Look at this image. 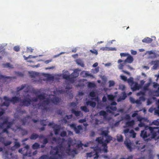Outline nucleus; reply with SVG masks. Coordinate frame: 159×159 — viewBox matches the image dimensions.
Segmentation results:
<instances>
[{
    "instance_id": "obj_1",
    "label": "nucleus",
    "mask_w": 159,
    "mask_h": 159,
    "mask_svg": "<svg viewBox=\"0 0 159 159\" xmlns=\"http://www.w3.org/2000/svg\"><path fill=\"white\" fill-rule=\"evenodd\" d=\"M50 101L54 105H57L61 102V99L56 96H55L50 99L47 98L42 102L38 104V107L43 111H47L49 109V108L47 106L49 104Z\"/></svg>"
},
{
    "instance_id": "obj_2",
    "label": "nucleus",
    "mask_w": 159,
    "mask_h": 159,
    "mask_svg": "<svg viewBox=\"0 0 159 159\" xmlns=\"http://www.w3.org/2000/svg\"><path fill=\"white\" fill-rule=\"evenodd\" d=\"M153 127L146 125L144 129L141 131V137L147 141L154 138L156 137V133L153 132Z\"/></svg>"
},
{
    "instance_id": "obj_3",
    "label": "nucleus",
    "mask_w": 159,
    "mask_h": 159,
    "mask_svg": "<svg viewBox=\"0 0 159 159\" xmlns=\"http://www.w3.org/2000/svg\"><path fill=\"white\" fill-rule=\"evenodd\" d=\"M59 151L57 147H51V150L50 152V154L51 156L49 157L46 155L41 156L39 159H58L61 158V155L59 154Z\"/></svg>"
},
{
    "instance_id": "obj_4",
    "label": "nucleus",
    "mask_w": 159,
    "mask_h": 159,
    "mask_svg": "<svg viewBox=\"0 0 159 159\" xmlns=\"http://www.w3.org/2000/svg\"><path fill=\"white\" fill-rule=\"evenodd\" d=\"M79 70L77 69L75 70L70 75H67L63 74V78L64 79L69 81L71 83H73L75 81V79L79 75Z\"/></svg>"
},
{
    "instance_id": "obj_5",
    "label": "nucleus",
    "mask_w": 159,
    "mask_h": 159,
    "mask_svg": "<svg viewBox=\"0 0 159 159\" xmlns=\"http://www.w3.org/2000/svg\"><path fill=\"white\" fill-rule=\"evenodd\" d=\"M134 61L133 57L130 55L129 54L127 56V58L124 61V62L122 63H120L119 66L118 68L119 69L122 70L123 68V67L125 66H127L129 69L132 70L133 68L132 67H131L129 65H127V63H132Z\"/></svg>"
},
{
    "instance_id": "obj_6",
    "label": "nucleus",
    "mask_w": 159,
    "mask_h": 159,
    "mask_svg": "<svg viewBox=\"0 0 159 159\" xmlns=\"http://www.w3.org/2000/svg\"><path fill=\"white\" fill-rule=\"evenodd\" d=\"M96 141L97 142L98 144H102V146L103 147V150L104 152L107 153L108 152V147L107 144L109 143L106 142L105 141H103V138L101 137H98L96 139Z\"/></svg>"
},
{
    "instance_id": "obj_7",
    "label": "nucleus",
    "mask_w": 159,
    "mask_h": 159,
    "mask_svg": "<svg viewBox=\"0 0 159 159\" xmlns=\"http://www.w3.org/2000/svg\"><path fill=\"white\" fill-rule=\"evenodd\" d=\"M101 149L98 147H95L94 148V151L91 152L87 153V157H90L93 156L95 155L96 156L94 157V159H97L99 157L98 154L100 152Z\"/></svg>"
},
{
    "instance_id": "obj_8",
    "label": "nucleus",
    "mask_w": 159,
    "mask_h": 159,
    "mask_svg": "<svg viewBox=\"0 0 159 159\" xmlns=\"http://www.w3.org/2000/svg\"><path fill=\"white\" fill-rule=\"evenodd\" d=\"M100 134L102 136L103 139V137H105V139L104 141L106 142L110 143V142L112 140L113 138L110 135L108 134L109 132L107 130H101Z\"/></svg>"
},
{
    "instance_id": "obj_9",
    "label": "nucleus",
    "mask_w": 159,
    "mask_h": 159,
    "mask_svg": "<svg viewBox=\"0 0 159 159\" xmlns=\"http://www.w3.org/2000/svg\"><path fill=\"white\" fill-rule=\"evenodd\" d=\"M20 106H22L28 107L31 103V100L30 98H25L21 100H20Z\"/></svg>"
},
{
    "instance_id": "obj_10",
    "label": "nucleus",
    "mask_w": 159,
    "mask_h": 159,
    "mask_svg": "<svg viewBox=\"0 0 159 159\" xmlns=\"http://www.w3.org/2000/svg\"><path fill=\"white\" fill-rule=\"evenodd\" d=\"M70 126L71 128L73 129L75 133L77 134H80V131L82 130V127L81 125H79L76 127L75 124H72L70 125Z\"/></svg>"
},
{
    "instance_id": "obj_11",
    "label": "nucleus",
    "mask_w": 159,
    "mask_h": 159,
    "mask_svg": "<svg viewBox=\"0 0 159 159\" xmlns=\"http://www.w3.org/2000/svg\"><path fill=\"white\" fill-rule=\"evenodd\" d=\"M29 146L27 145H26L23 149V151H25L26 152L25 154H23L24 156H31V150L29 149Z\"/></svg>"
},
{
    "instance_id": "obj_12",
    "label": "nucleus",
    "mask_w": 159,
    "mask_h": 159,
    "mask_svg": "<svg viewBox=\"0 0 159 159\" xmlns=\"http://www.w3.org/2000/svg\"><path fill=\"white\" fill-rule=\"evenodd\" d=\"M52 128L53 129L55 134L56 135H58L61 129L60 126L57 124H55L52 126Z\"/></svg>"
},
{
    "instance_id": "obj_13",
    "label": "nucleus",
    "mask_w": 159,
    "mask_h": 159,
    "mask_svg": "<svg viewBox=\"0 0 159 159\" xmlns=\"http://www.w3.org/2000/svg\"><path fill=\"white\" fill-rule=\"evenodd\" d=\"M57 147L58 149V150L59 151V154L61 155V157H62V155H63L64 153V151L63 150V149L64 148V147L63 146V145L62 143H61L60 144H59L58 146Z\"/></svg>"
},
{
    "instance_id": "obj_14",
    "label": "nucleus",
    "mask_w": 159,
    "mask_h": 159,
    "mask_svg": "<svg viewBox=\"0 0 159 159\" xmlns=\"http://www.w3.org/2000/svg\"><path fill=\"white\" fill-rule=\"evenodd\" d=\"M20 98L17 97L16 96L12 97L11 99H10V102H12L13 104L17 103L18 102L20 101Z\"/></svg>"
},
{
    "instance_id": "obj_15",
    "label": "nucleus",
    "mask_w": 159,
    "mask_h": 159,
    "mask_svg": "<svg viewBox=\"0 0 159 159\" xmlns=\"http://www.w3.org/2000/svg\"><path fill=\"white\" fill-rule=\"evenodd\" d=\"M123 95L122 96H120L117 99V101L120 102L123 100H125L127 97V95L125 92H123L122 93Z\"/></svg>"
},
{
    "instance_id": "obj_16",
    "label": "nucleus",
    "mask_w": 159,
    "mask_h": 159,
    "mask_svg": "<svg viewBox=\"0 0 159 159\" xmlns=\"http://www.w3.org/2000/svg\"><path fill=\"white\" fill-rule=\"evenodd\" d=\"M31 116L29 115L25 117L24 118L21 120V121L22 122V125H25L27 122V120L28 119H31Z\"/></svg>"
},
{
    "instance_id": "obj_17",
    "label": "nucleus",
    "mask_w": 159,
    "mask_h": 159,
    "mask_svg": "<svg viewBox=\"0 0 159 159\" xmlns=\"http://www.w3.org/2000/svg\"><path fill=\"white\" fill-rule=\"evenodd\" d=\"M152 39L151 38L148 37H147L143 39L142 40V41L143 43H151L152 42Z\"/></svg>"
},
{
    "instance_id": "obj_18",
    "label": "nucleus",
    "mask_w": 159,
    "mask_h": 159,
    "mask_svg": "<svg viewBox=\"0 0 159 159\" xmlns=\"http://www.w3.org/2000/svg\"><path fill=\"white\" fill-rule=\"evenodd\" d=\"M86 104L87 105H90L91 107H94L96 106V103L95 102H93L91 101H89L86 102Z\"/></svg>"
},
{
    "instance_id": "obj_19",
    "label": "nucleus",
    "mask_w": 159,
    "mask_h": 159,
    "mask_svg": "<svg viewBox=\"0 0 159 159\" xmlns=\"http://www.w3.org/2000/svg\"><path fill=\"white\" fill-rule=\"evenodd\" d=\"M9 122L8 121V119L7 118L5 119L3 121L2 123L0 124V129H3L4 128V126L5 125H7L8 122Z\"/></svg>"
},
{
    "instance_id": "obj_20",
    "label": "nucleus",
    "mask_w": 159,
    "mask_h": 159,
    "mask_svg": "<svg viewBox=\"0 0 159 159\" xmlns=\"http://www.w3.org/2000/svg\"><path fill=\"white\" fill-rule=\"evenodd\" d=\"M140 88V86L137 83H136L133 87L132 88V89L133 91L139 90Z\"/></svg>"
},
{
    "instance_id": "obj_21",
    "label": "nucleus",
    "mask_w": 159,
    "mask_h": 159,
    "mask_svg": "<svg viewBox=\"0 0 159 159\" xmlns=\"http://www.w3.org/2000/svg\"><path fill=\"white\" fill-rule=\"evenodd\" d=\"M71 112L74 114L75 116H80L81 112L80 111H76L74 109H72L71 110Z\"/></svg>"
},
{
    "instance_id": "obj_22",
    "label": "nucleus",
    "mask_w": 159,
    "mask_h": 159,
    "mask_svg": "<svg viewBox=\"0 0 159 159\" xmlns=\"http://www.w3.org/2000/svg\"><path fill=\"white\" fill-rule=\"evenodd\" d=\"M2 66L4 68H8L11 69L14 68L13 65H11L9 63L3 64Z\"/></svg>"
},
{
    "instance_id": "obj_23",
    "label": "nucleus",
    "mask_w": 159,
    "mask_h": 159,
    "mask_svg": "<svg viewBox=\"0 0 159 159\" xmlns=\"http://www.w3.org/2000/svg\"><path fill=\"white\" fill-rule=\"evenodd\" d=\"M39 137V135L35 134L33 133L30 135V139L31 140H35Z\"/></svg>"
},
{
    "instance_id": "obj_24",
    "label": "nucleus",
    "mask_w": 159,
    "mask_h": 159,
    "mask_svg": "<svg viewBox=\"0 0 159 159\" xmlns=\"http://www.w3.org/2000/svg\"><path fill=\"white\" fill-rule=\"evenodd\" d=\"M125 144L127 148L130 151H131L132 149V148L131 146V143L130 142H129L128 141H125Z\"/></svg>"
},
{
    "instance_id": "obj_25",
    "label": "nucleus",
    "mask_w": 159,
    "mask_h": 159,
    "mask_svg": "<svg viewBox=\"0 0 159 159\" xmlns=\"http://www.w3.org/2000/svg\"><path fill=\"white\" fill-rule=\"evenodd\" d=\"M76 63L81 66L82 67H84V64L82 61L79 59H77L76 60Z\"/></svg>"
},
{
    "instance_id": "obj_26",
    "label": "nucleus",
    "mask_w": 159,
    "mask_h": 159,
    "mask_svg": "<svg viewBox=\"0 0 159 159\" xmlns=\"http://www.w3.org/2000/svg\"><path fill=\"white\" fill-rule=\"evenodd\" d=\"M100 50H102L103 51L104 50H116V48H108V47H102L100 48Z\"/></svg>"
},
{
    "instance_id": "obj_27",
    "label": "nucleus",
    "mask_w": 159,
    "mask_h": 159,
    "mask_svg": "<svg viewBox=\"0 0 159 159\" xmlns=\"http://www.w3.org/2000/svg\"><path fill=\"white\" fill-rule=\"evenodd\" d=\"M99 115L100 116H103L104 118H106L107 116V114L106 112L103 110L99 112Z\"/></svg>"
},
{
    "instance_id": "obj_28",
    "label": "nucleus",
    "mask_w": 159,
    "mask_h": 159,
    "mask_svg": "<svg viewBox=\"0 0 159 159\" xmlns=\"http://www.w3.org/2000/svg\"><path fill=\"white\" fill-rule=\"evenodd\" d=\"M81 109L84 111L85 112L87 113L89 111V110L86 106H83L80 107Z\"/></svg>"
},
{
    "instance_id": "obj_29",
    "label": "nucleus",
    "mask_w": 159,
    "mask_h": 159,
    "mask_svg": "<svg viewBox=\"0 0 159 159\" xmlns=\"http://www.w3.org/2000/svg\"><path fill=\"white\" fill-rule=\"evenodd\" d=\"M57 92L60 94H63L64 93H66L67 94H69V91L68 90H66L65 91L62 89L57 90Z\"/></svg>"
},
{
    "instance_id": "obj_30",
    "label": "nucleus",
    "mask_w": 159,
    "mask_h": 159,
    "mask_svg": "<svg viewBox=\"0 0 159 159\" xmlns=\"http://www.w3.org/2000/svg\"><path fill=\"white\" fill-rule=\"evenodd\" d=\"M134 120L128 122L126 123V125L128 126H132L134 125Z\"/></svg>"
},
{
    "instance_id": "obj_31",
    "label": "nucleus",
    "mask_w": 159,
    "mask_h": 159,
    "mask_svg": "<svg viewBox=\"0 0 159 159\" xmlns=\"http://www.w3.org/2000/svg\"><path fill=\"white\" fill-rule=\"evenodd\" d=\"M37 97L40 101L45 99V97L44 94H41L39 95Z\"/></svg>"
},
{
    "instance_id": "obj_32",
    "label": "nucleus",
    "mask_w": 159,
    "mask_h": 159,
    "mask_svg": "<svg viewBox=\"0 0 159 159\" xmlns=\"http://www.w3.org/2000/svg\"><path fill=\"white\" fill-rule=\"evenodd\" d=\"M26 86V84H22L21 85V87H17L16 88V90L17 92H19L20 90L23 89Z\"/></svg>"
},
{
    "instance_id": "obj_33",
    "label": "nucleus",
    "mask_w": 159,
    "mask_h": 159,
    "mask_svg": "<svg viewBox=\"0 0 159 159\" xmlns=\"http://www.w3.org/2000/svg\"><path fill=\"white\" fill-rule=\"evenodd\" d=\"M95 84L91 82H88V86L89 88H94L95 87Z\"/></svg>"
},
{
    "instance_id": "obj_34",
    "label": "nucleus",
    "mask_w": 159,
    "mask_h": 159,
    "mask_svg": "<svg viewBox=\"0 0 159 159\" xmlns=\"http://www.w3.org/2000/svg\"><path fill=\"white\" fill-rule=\"evenodd\" d=\"M29 73L30 76L32 78H35L36 76L38 75V73L34 72H29Z\"/></svg>"
},
{
    "instance_id": "obj_35",
    "label": "nucleus",
    "mask_w": 159,
    "mask_h": 159,
    "mask_svg": "<svg viewBox=\"0 0 159 159\" xmlns=\"http://www.w3.org/2000/svg\"><path fill=\"white\" fill-rule=\"evenodd\" d=\"M153 132L156 133V136L157 134H159V127H153Z\"/></svg>"
},
{
    "instance_id": "obj_36",
    "label": "nucleus",
    "mask_w": 159,
    "mask_h": 159,
    "mask_svg": "<svg viewBox=\"0 0 159 159\" xmlns=\"http://www.w3.org/2000/svg\"><path fill=\"white\" fill-rule=\"evenodd\" d=\"M159 66V64L158 63V61H157L155 62V63L154 64V65L152 67V68L153 69L156 70L157 69L158 67Z\"/></svg>"
},
{
    "instance_id": "obj_37",
    "label": "nucleus",
    "mask_w": 159,
    "mask_h": 159,
    "mask_svg": "<svg viewBox=\"0 0 159 159\" xmlns=\"http://www.w3.org/2000/svg\"><path fill=\"white\" fill-rule=\"evenodd\" d=\"M40 145L37 143H35L32 146L33 149H37L39 147Z\"/></svg>"
},
{
    "instance_id": "obj_38",
    "label": "nucleus",
    "mask_w": 159,
    "mask_h": 159,
    "mask_svg": "<svg viewBox=\"0 0 159 159\" xmlns=\"http://www.w3.org/2000/svg\"><path fill=\"white\" fill-rule=\"evenodd\" d=\"M107 109L109 108L113 111H116L117 110V108L116 107H112L108 106L106 107Z\"/></svg>"
},
{
    "instance_id": "obj_39",
    "label": "nucleus",
    "mask_w": 159,
    "mask_h": 159,
    "mask_svg": "<svg viewBox=\"0 0 159 159\" xmlns=\"http://www.w3.org/2000/svg\"><path fill=\"white\" fill-rule=\"evenodd\" d=\"M70 148H67L66 150V152L69 155H71Z\"/></svg>"
},
{
    "instance_id": "obj_40",
    "label": "nucleus",
    "mask_w": 159,
    "mask_h": 159,
    "mask_svg": "<svg viewBox=\"0 0 159 159\" xmlns=\"http://www.w3.org/2000/svg\"><path fill=\"white\" fill-rule=\"evenodd\" d=\"M109 87H111L112 86H114L115 84V83L114 81L113 80H110L109 81Z\"/></svg>"
},
{
    "instance_id": "obj_41",
    "label": "nucleus",
    "mask_w": 159,
    "mask_h": 159,
    "mask_svg": "<svg viewBox=\"0 0 159 159\" xmlns=\"http://www.w3.org/2000/svg\"><path fill=\"white\" fill-rule=\"evenodd\" d=\"M89 95L91 97L94 98L96 96V94L94 91H92L89 93Z\"/></svg>"
},
{
    "instance_id": "obj_42",
    "label": "nucleus",
    "mask_w": 159,
    "mask_h": 159,
    "mask_svg": "<svg viewBox=\"0 0 159 159\" xmlns=\"http://www.w3.org/2000/svg\"><path fill=\"white\" fill-rule=\"evenodd\" d=\"M117 140L119 142H122L123 141V136L121 135H120L119 136H118Z\"/></svg>"
},
{
    "instance_id": "obj_43",
    "label": "nucleus",
    "mask_w": 159,
    "mask_h": 159,
    "mask_svg": "<svg viewBox=\"0 0 159 159\" xmlns=\"http://www.w3.org/2000/svg\"><path fill=\"white\" fill-rule=\"evenodd\" d=\"M60 135L61 137H65L66 136L67 133L66 131H63L61 133Z\"/></svg>"
},
{
    "instance_id": "obj_44",
    "label": "nucleus",
    "mask_w": 159,
    "mask_h": 159,
    "mask_svg": "<svg viewBox=\"0 0 159 159\" xmlns=\"http://www.w3.org/2000/svg\"><path fill=\"white\" fill-rule=\"evenodd\" d=\"M40 123L41 125L45 126L46 125V124H45L46 120H40Z\"/></svg>"
},
{
    "instance_id": "obj_45",
    "label": "nucleus",
    "mask_w": 159,
    "mask_h": 159,
    "mask_svg": "<svg viewBox=\"0 0 159 159\" xmlns=\"http://www.w3.org/2000/svg\"><path fill=\"white\" fill-rule=\"evenodd\" d=\"M20 146V144L19 143L15 142L14 146L12 147V148L14 147H15L16 148H18Z\"/></svg>"
},
{
    "instance_id": "obj_46",
    "label": "nucleus",
    "mask_w": 159,
    "mask_h": 159,
    "mask_svg": "<svg viewBox=\"0 0 159 159\" xmlns=\"http://www.w3.org/2000/svg\"><path fill=\"white\" fill-rule=\"evenodd\" d=\"M13 124V122H9L8 123H7V126H6V127H7L8 129L10 128L12 126Z\"/></svg>"
},
{
    "instance_id": "obj_47",
    "label": "nucleus",
    "mask_w": 159,
    "mask_h": 159,
    "mask_svg": "<svg viewBox=\"0 0 159 159\" xmlns=\"http://www.w3.org/2000/svg\"><path fill=\"white\" fill-rule=\"evenodd\" d=\"M108 98L109 100L113 101L114 99V96L112 95H108Z\"/></svg>"
},
{
    "instance_id": "obj_48",
    "label": "nucleus",
    "mask_w": 159,
    "mask_h": 159,
    "mask_svg": "<svg viewBox=\"0 0 159 159\" xmlns=\"http://www.w3.org/2000/svg\"><path fill=\"white\" fill-rule=\"evenodd\" d=\"M28 134V131L24 129H22V134L23 135H25Z\"/></svg>"
},
{
    "instance_id": "obj_49",
    "label": "nucleus",
    "mask_w": 159,
    "mask_h": 159,
    "mask_svg": "<svg viewBox=\"0 0 159 159\" xmlns=\"http://www.w3.org/2000/svg\"><path fill=\"white\" fill-rule=\"evenodd\" d=\"M152 124L156 125L158 126L159 125V121L158 119L155 120L152 122Z\"/></svg>"
},
{
    "instance_id": "obj_50",
    "label": "nucleus",
    "mask_w": 159,
    "mask_h": 159,
    "mask_svg": "<svg viewBox=\"0 0 159 159\" xmlns=\"http://www.w3.org/2000/svg\"><path fill=\"white\" fill-rule=\"evenodd\" d=\"M10 102L9 101H6L3 103L2 106H6L7 107H8L9 106L10 104Z\"/></svg>"
},
{
    "instance_id": "obj_51",
    "label": "nucleus",
    "mask_w": 159,
    "mask_h": 159,
    "mask_svg": "<svg viewBox=\"0 0 159 159\" xmlns=\"http://www.w3.org/2000/svg\"><path fill=\"white\" fill-rule=\"evenodd\" d=\"M99 67H98L95 68L93 70V73H96L98 72L99 71Z\"/></svg>"
},
{
    "instance_id": "obj_52",
    "label": "nucleus",
    "mask_w": 159,
    "mask_h": 159,
    "mask_svg": "<svg viewBox=\"0 0 159 159\" xmlns=\"http://www.w3.org/2000/svg\"><path fill=\"white\" fill-rule=\"evenodd\" d=\"M141 95L142 96H145V92L140 91L137 93V96H139Z\"/></svg>"
},
{
    "instance_id": "obj_53",
    "label": "nucleus",
    "mask_w": 159,
    "mask_h": 159,
    "mask_svg": "<svg viewBox=\"0 0 159 159\" xmlns=\"http://www.w3.org/2000/svg\"><path fill=\"white\" fill-rule=\"evenodd\" d=\"M47 79L48 80H53V79H54V77L53 76H52L49 74H47Z\"/></svg>"
},
{
    "instance_id": "obj_54",
    "label": "nucleus",
    "mask_w": 159,
    "mask_h": 159,
    "mask_svg": "<svg viewBox=\"0 0 159 159\" xmlns=\"http://www.w3.org/2000/svg\"><path fill=\"white\" fill-rule=\"evenodd\" d=\"M90 52H91L92 53L96 55H97L98 54V52L95 49H93V50H90Z\"/></svg>"
},
{
    "instance_id": "obj_55",
    "label": "nucleus",
    "mask_w": 159,
    "mask_h": 159,
    "mask_svg": "<svg viewBox=\"0 0 159 159\" xmlns=\"http://www.w3.org/2000/svg\"><path fill=\"white\" fill-rule=\"evenodd\" d=\"M16 74L20 77H22L24 76V74L21 72H16Z\"/></svg>"
},
{
    "instance_id": "obj_56",
    "label": "nucleus",
    "mask_w": 159,
    "mask_h": 159,
    "mask_svg": "<svg viewBox=\"0 0 159 159\" xmlns=\"http://www.w3.org/2000/svg\"><path fill=\"white\" fill-rule=\"evenodd\" d=\"M34 49L31 48L27 47L26 49V52H33Z\"/></svg>"
},
{
    "instance_id": "obj_57",
    "label": "nucleus",
    "mask_w": 159,
    "mask_h": 159,
    "mask_svg": "<svg viewBox=\"0 0 159 159\" xmlns=\"http://www.w3.org/2000/svg\"><path fill=\"white\" fill-rule=\"evenodd\" d=\"M11 143V141H8L6 142H5V143L3 144L5 146H6L10 145Z\"/></svg>"
},
{
    "instance_id": "obj_58",
    "label": "nucleus",
    "mask_w": 159,
    "mask_h": 159,
    "mask_svg": "<svg viewBox=\"0 0 159 159\" xmlns=\"http://www.w3.org/2000/svg\"><path fill=\"white\" fill-rule=\"evenodd\" d=\"M155 114L159 115V105L157 106V109L155 110Z\"/></svg>"
},
{
    "instance_id": "obj_59",
    "label": "nucleus",
    "mask_w": 159,
    "mask_h": 159,
    "mask_svg": "<svg viewBox=\"0 0 159 159\" xmlns=\"http://www.w3.org/2000/svg\"><path fill=\"white\" fill-rule=\"evenodd\" d=\"M14 50L16 52H18L20 50V48L18 46H15L14 47Z\"/></svg>"
},
{
    "instance_id": "obj_60",
    "label": "nucleus",
    "mask_w": 159,
    "mask_h": 159,
    "mask_svg": "<svg viewBox=\"0 0 159 159\" xmlns=\"http://www.w3.org/2000/svg\"><path fill=\"white\" fill-rule=\"evenodd\" d=\"M130 133L132 134V137L135 138L136 137V134L134 132L133 130H131L130 131Z\"/></svg>"
},
{
    "instance_id": "obj_61",
    "label": "nucleus",
    "mask_w": 159,
    "mask_h": 159,
    "mask_svg": "<svg viewBox=\"0 0 159 159\" xmlns=\"http://www.w3.org/2000/svg\"><path fill=\"white\" fill-rule=\"evenodd\" d=\"M139 126L140 127H145L146 126L145 125L144 123L142 122H140V123L139 124Z\"/></svg>"
},
{
    "instance_id": "obj_62",
    "label": "nucleus",
    "mask_w": 159,
    "mask_h": 159,
    "mask_svg": "<svg viewBox=\"0 0 159 159\" xmlns=\"http://www.w3.org/2000/svg\"><path fill=\"white\" fill-rule=\"evenodd\" d=\"M48 143V140L47 138H45L44 139L43 141V144L45 145L46 144Z\"/></svg>"
},
{
    "instance_id": "obj_63",
    "label": "nucleus",
    "mask_w": 159,
    "mask_h": 159,
    "mask_svg": "<svg viewBox=\"0 0 159 159\" xmlns=\"http://www.w3.org/2000/svg\"><path fill=\"white\" fill-rule=\"evenodd\" d=\"M120 78L121 79L125 81H126L127 80V78L126 76L124 75H121Z\"/></svg>"
},
{
    "instance_id": "obj_64",
    "label": "nucleus",
    "mask_w": 159,
    "mask_h": 159,
    "mask_svg": "<svg viewBox=\"0 0 159 159\" xmlns=\"http://www.w3.org/2000/svg\"><path fill=\"white\" fill-rule=\"evenodd\" d=\"M0 142L2 143L3 144L5 143V137H0Z\"/></svg>"
}]
</instances>
